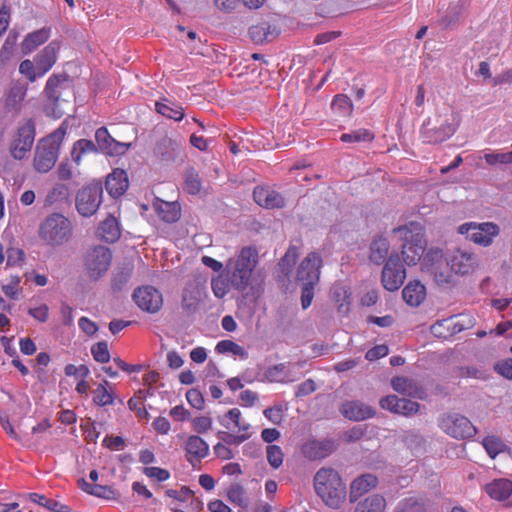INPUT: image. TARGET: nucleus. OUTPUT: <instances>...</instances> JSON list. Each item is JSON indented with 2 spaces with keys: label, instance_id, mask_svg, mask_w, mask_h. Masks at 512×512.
<instances>
[{
  "label": "nucleus",
  "instance_id": "obj_1",
  "mask_svg": "<svg viewBox=\"0 0 512 512\" xmlns=\"http://www.w3.org/2000/svg\"><path fill=\"white\" fill-rule=\"evenodd\" d=\"M313 485L317 496L329 508L337 510L345 503L347 486L340 473L335 469L320 468L314 475Z\"/></svg>",
  "mask_w": 512,
  "mask_h": 512
},
{
  "label": "nucleus",
  "instance_id": "obj_2",
  "mask_svg": "<svg viewBox=\"0 0 512 512\" xmlns=\"http://www.w3.org/2000/svg\"><path fill=\"white\" fill-rule=\"evenodd\" d=\"M392 232L398 235L402 242L401 253L408 266L416 265L421 259H424L427 242L424 227L420 223L411 221L394 228Z\"/></svg>",
  "mask_w": 512,
  "mask_h": 512
},
{
  "label": "nucleus",
  "instance_id": "obj_3",
  "mask_svg": "<svg viewBox=\"0 0 512 512\" xmlns=\"http://www.w3.org/2000/svg\"><path fill=\"white\" fill-rule=\"evenodd\" d=\"M258 260V250L251 246L243 247L234 259H229L225 270L235 290L243 292L249 287Z\"/></svg>",
  "mask_w": 512,
  "mask_h": 512
},
{
  "label": "nucleus",
  "instance_id": "obj_4",
  "mask_svg": "<svg viewBox=\"0 0 512 512\" xmlns=\"http://www.w3.org/2000/svg\"><path fill=\"white\" fill-rule=\"evenodd\" d=\"M72 224L59 213L48 216L39 229L40 238L50 246H60L71 238Z\"/></svg>",
  "mask_w": 512,
  "mask_h": 512
},
{
  "label": "nucleus",
  "instance_id": "obj_5",
  "mask_svg": "<svg viewBox=\"0 0 512 512\" xmlns=\"http://www.w3.org/2000/svg\"><path fill=\"white\" fill-rule=\"evenodd\" d=\"M443 251L439 248H430L422 260V270L431 275L438 285H448L453 282L454 272L447 265Z\"/></svg>",
  "mask_w": 512,
  "mask_h": 512
},
{
  "label": "nucleus",
  "instance_id": "obj_6",
  "mask_svg": "<svg viewBox=\"0 0 512 512\" xmlns=\"http://www.w3.org/2000/svg\"><path fill=\"white\" fill-rule=\"evenodd\" d=\"M439 428L448 436L465 440L476 435L477 428L464 415L456 412H445L438 418Z\"/></svg>",
  "mask_w": 512,
  "mask_h": 512
},
{
  "label": "nucleus",
  "instance_id": "obj_7",
  "mask_svg": "<svg viewBox=\"0 0 512 512\" xmlns=\"http://www.w3.org/2000/svg\"><path fill=\"white\" fill-rule=\"evenodd\" d=\"M499 227L493 222L464 223L458 228V232L477 245L490 246L493 239L499 234Z\"/></svg>",
  "mask_w": 512,
  "mask_h": 512
},
{
  "label": "nucleus",
  "instance_id": "obj_8",
  "mask_svg": "<svg viewBox=\"0 0 512 512\" xmlns=\"http://www.w3.org/2000/svg\"><path fill=\"white\" fill-rule=\"evenodd\" d=\"M35 134V122L33 119H27L18 127L9 146L10 154L14 159L22 160L25 158L26 154L32 149Z\"/></svg>",
  "mask_w": 512,
  "mask_h": 512
},
{
  "label": "nucleus",
  "instance_id": "obj_9",
  "mask_svg": "<svg viewBox=\"0 0 512 512\" xmlns=\"http://www.w3.org/2000/svg\"><path fill=\"white\" fill-rule=\"evenodd\" d=\"M103 188L99 183L81 188L76 195V209L84 217L94 215L102 203Z\"/></svg>",
  "mask_w": 512,
  "mask_h": 512
},
{
  "label": "nucleus",
  "instance_id": "obj_10",
  "mask_svg": "<svg viewBox=\"0 0 512 512\" xmlns=\"http://www.w3.org/2000/svg\"><path fill=\"white\" fill-rule=\"evenodd\" d=\"M112 260V253L108 247L95 246L85 256V268L89 277L93 280L99 279L105 274Z\"/></svg>",
  "mask_w": 512,
  "mask_h": 512
},
{
  "label": "nucleus",
  "instance_id": "obj_11",
  "mask_svg": "<svg viewBox=\"0 0 512 512\" xmlns=\"http://www.w3.org/2000/svg\"><path fill=\"white\" fill-rule=\"evenodd\" d=\"M406 279V270L399 255L391 254L386 261L381 275L384 288L388 291H397Z\"/></svg>",
  "mask_w": 512,
  "mask_h": 512
},
{
  "label": "nucleus",
  "instance_id": "obj_12",
  "mask_svg": "<svg viewBox=\"0 0 512 512\" xmlns=\"http://www.w3.org/2000/svg\"><path fill=\"white\" fill-rule=\"evenodd\" d=\"M452 122H445L438 128H423L421 130V137L423 142L429 144H438L446 141L452 137L461 123V116L459 112L452 111Z\"/></svg>",
  "mask_w": 512,
  "mask_h": 512
},
{
  "label": "nucleus",
  "instance_id": "obj_13",
  "mask_svg": "<svg viewBox=\"0 0 512 512\" xmlns=\"http://www.w3.org/2000/svg\"><path fill=\"white\" fill-rule=\"evenodd\" d=\"M322 262V257L319 253H309L298 267L297 281L302 284H318Z\"/></svg>",
  "mask_w": 512,
  "mask_h": 512
},
{
  "label": "nucleus",
  "instance_id": "obj_14",
  "mask_svg": "<svg viewBox=\"0 0 512 512\" xmlns=\"http://www.w3.org/2000/svg\"><path fill=\"white\" fill-rule=\"evenodd\" d=\"M133 299L139 308L149 313L158 312L163 305L161 292L152 286H143L136 289L133 293Z\"/></svg>",
  "mask_w": 512,
  "mask_h": 512
},
{
  "label": "nucleus",
  "instance_id": "obj_15",
  "mask_svg": "<svg viewBox=\"0 0 512 512\" xmlns=\"http://www.w3.org/2000/svg\"><path fill=\"white\" fill-rule=\"evenodd\" d=\"M382 409L388 410L395 414L403 416H411L419 412L420 404L418 402L399 398L396 395H388L380 400Z\"/></svg>",
  "mask_w": 512,
  "mask_h": 512
},
{
  "label": "nucleus",
  "instance_id": "obj_16",
  "mask_svg": "<svg viewBox=\"0 0 512 512\" xmlns=\"http://www.w3.org/2000/svg\"><path fill=\"white\" fill-rule=\"evenodd\" d=\"M379 481L376 475L365 473L353 479L349 486L350 503L357 502L362 496L375 489Z\"/></svg>",
  "mask_w": 512,
  "mask_h": 512
},
{
  "label": "nucleus",
  "instance_id": "obj_17",
  "mask_svg": "<svg viewBox=\"0 0 512 512\" xmlns=\"http://www.w3.org/2000/svg\"><path fill=\"white\" fill-rule=\"evenodd\" d=\"M183 448L186 460L192 465L196 462H201L209 453V445L198 435L188 436L184 442Z\"/></svg>",
  "mask_w": 512,
  "mask_h": 512
},
{
  "label": "nucleus",
  "instance_id": "obj_18",
  "mask_svg": "<svg viewBox=\"0 0 512 512\" xmlns=\"http://www.w3.org/2000/svg\"><path fill=\"white\" fill-rule=\"evenodd\" d=\"M391 387L396 392L412 398L420 400L427 398V393L423 386L418 381L411 378L403 376L394 377L391 380Z\"/></svg>",
  "mask_w": 512,
  "mask_h": 512
},
{
  "label": "nucleus",
  "instance_id": "obj_19",
  "mask_svg": "<svg viewBox=\"0 0 512 512\" xmlns=\"http://www.w3.org/2000/svg\"><path fill=\"white\" fill-rule=\"evenodd\" d=\"M59 156L57 148H51L49 145L40 142L36 148L34 156V168L40 173H46L50 171Z\"/></svg>",
  "mask_w": 512,
  "mask_h": 512
},
{
  "label": "nucleus",
  "instance_id": "obj_20",
  "mask_svg": "<svg viewBox=\"0 0 512 512\" xmlns=\"http://www.w3.org/2000/svg\"><path fill=\"white\" fill-rule=\"evenodd\" d=\"M341 414L352 421H363L371 418L375 414V410L359 400L345 401L340 407Z\"/></svg>",
  "mask_w": 512,
  "mask_h": 512
},
{
  "label": "nucleus",
  "instance_id": "obj_21",
  "mask_svg": "<svg viewBox=\"0 0 512 512\" xmlns=\"http://www.w3.org/2000/svg\"><path fill=\"white\" fill-rule=\"evenodd\" d=\"M447 265L451 266L454 274L467 275L475 270L477 260L472 253L456 250L449 258Z\"/></svg>",
  "mask_w": 512,
  "mask_h": 512
},
{
  "label": "nucleus",
  "instance_id": "obj_22",
  "mask_svg": "<svg viewBox=\"0 0 512 512\" xmlns=\"http://www.w3.org/2000/svg\"><path fill=\"white\" fill-rule=\"evenodd\" d=\"M59 50L60 42L52 41L36 54L34 62L38 66L39 74L44 76L52 69L57 62Z\"/></svg>",
  "mask_w": 512,
  "mask_h": 512
},
{
  "label": "nucleus",
  "instance_id": "obj_23",
  "mask_svg": "<svg viewBox=\"0 0 512 512\" xmlns=\"http://www.w3.org/2000/svg\"><path fill=\"white\" fill-rule=\"evenodd\" d=\"M335 449L332 440H309L302 446V454L309 460H318L328 457Z\"/></svg>",
  "mask_w": 512,
  "mask_h": 512
},
{
  "label": "nucleus",
  "instance_id": "obj_24",
  "mask_svg": "<svg viewBox=\"0 0 512 512\" xmlns=\"http://www.w3.org/2000/svg\"><path fill=\"white\" fill-rule=\"evenodd\" d=\"M255 202L266 209L282 208L285 205L284 197L269 188L256 187L253 191Z\"/></svg>",
  "mask_w": 512,
  "mask_h": 512
},
{
  "label": "nucleus",
  "instance_id": "obj_25",
  "mask_svg": "<svg viewBox=\"0 0 512 512\" xmlns=\"http://www.w3.org/2000/svg\"><path fill=\"white\" fill-rule=\"evenodd\" d=\"M106 190L113 198L123 195L129 186L128 176L124 170L116 169L106 178Z\"/></svg>",
  "mask_w": 512,
  "mask_h": 512
},
{
  "label": "nucleus",
  "instance_id": "obj_26",
  "mask_svg": "<svg viewBox=\"0 0 512 512\" xmlns=\"http://www.w3.org/2000/svg\"><path fill=\"white\" fill-rule=\"evenodd\" d=\"M152 205L159 218L164 222L175 223L180 219L181 210L177 202H167L155 198Z\"/></svg>",
  "mask_w": 512,
  "mask_h": 512
},
{
  "label": "nucleus",
  "instance_id": "obj_27",
  "mask_svg": "<svg viewBox=\"0 0 512 512\" xmlns=\"http://www.w3.org/2000/svg\"><path fill=\"white\" fill-rule=\"evenodd\" d=\"M51 35L49 27H43L37 31L28 33L21 43L22 53L24 55L32 53L40 45L48 41Z\"/></svg>",
  "mask_w": 512,
  "mask_h": 512
},
{
  "label": "nucleus",
  "instance_id": "obj_28",
  "mask_svg": "<svg viewBox=\"0 0 512 512\" xmlns=\"http://www.w3.org/2000/svg\"><path fill=\"white\" fill-rule=\"evenodd\" d=\"M486 493L497 501L507 500L512 494V481L509 479H495L485 485Z\"/></svg>",
  "mask_w": 512,
  "mask_h": 512
},
{
  "label": "nucleus",
  "instance_id": "obj_29",
  "mask_svg": "<svg viewBox=\"0 0 512 512\" xmlns=\"http://www.w3.org/2000/svg\"><path fill=\"white\" fill-rule=\"evenodd\" d=\"M98 237L108 243L116 242L121 235L118 221L113 216H108L103 220L97 230Z\"/></svg>",
  "mask_w": 512,
  "mask_h": 512
},
{
  "label": "nucleus",
  "instance_id": "obj_30",
  "mask_svg": "<svg viewBox=\"0 0 512 512\" xmlns=\"http://www.w3.org/2000/svg\"><path fill=\"white\" fill-rule=\"evenodd\" d=\"M390 249L389 241L383 236H376L370 244L369 259L371 262L381 265L388 260Z\"/></svg>",
  "mask_w": 512,
  "mask_h": 512
},
{
  "label": "nucleus",
  "instance_id": "obj_31",
  "mask_svg": "<svg viewBox=\"0 0 512 512\" xmlns=\"http://www.w3.org/2000/svg\"><path fill=\"white\" fill-rule=\"evenodd\" d=\"M356 506L353 512H385L387 501L380 494H372L363 500L355 502Z\"/></svg>",
  "mask_w": 512,
  "mask_h": 512
},
{
  "label": "nucleus",
  "instance_id": "obj_32",
  "mask_svg": "<svg viewBox=\"0 0 512 512\" xmlns=\"http://www.w3.org/2000/svg\"><path fill=\"white\" fill-rule=\"evenodd\" d=\"M404 301L413 307L419 306L426 296L425 286L419 281L409 282L402 291Z\"/></svg>",
  "mask_w": 512,
  "mask_h": 512
},
{
  "label": "nucleus",
  "instance_id": "obj_33",
  "mask_svg": "<svg viewBox=\"0 0 512 512\" xmlns=\"http://www.w3.org/2000/svg\"><path fill=\"white\" fill-rule=\"evenodd\" d=\"M290 364L279 363L269 367L265 373L264 378L268 382L288 383L294 381L292 378Z\"/></svg>",
  "mask_w": 512,
  "mask_h": 512
},
{
  "label": "nucleus",
  "instance_id": "obj_34",
  "mask_svg": "<svg viewBox=\"0 0 512 512\" xmlns=\"http://www.w3.org/2000/svg\"><path fill=\"white\" fill-rule=\"evenodd\" d=\"M67 80L68 75L66 73H55L48 78L45 86V94L47 98L51 100L53 103L56 104L59 101L61 96L60 87Z\"/></svg>",
  "mask_w": 512,
  "mask_h": 512
},
{
  "label": "nucleus",
  "instance_id": "obj_35",
  "mask_svg": "<svg viewBox=\"0 0 512 512\" xmlns=\"http://www.w3.org/2000/svg\"><path fill=\"white\" fill-rule=\"evenodd\" d=\"M155 109L159 114L175 121H181L185 116L183 107L169 101L168 99L156 102Z\"/></svg>",
  "mask_w": 512,
  "mask_h": 512
},
{
  "label": "nucleus",
  "instance_id": "obj_36",
  "mask_svg": "<svg viewBox=\"0 0 512 512\" xmlns=\"http://www.w3.org/2000/svg\"><path fill=\"white\" fill-rule=\"evenodd\" d=\"M242 413L238 408H232L224 414L221 424L227 429H237V432L249 433L250 425L241 422Z\"/></svg>",
  "mask_w": 512,
  "mask_h": 512
},
{
  "label": "nucleus",
  "instance_id": "obj_37",
  "mask_svg": "<svg viewBox=\"0 0 512 512\" xmlns=\"http://www.w3.org/2000/svg\"><path fill=\"white\" fill-rule=\"evenodd\" d=\"M394 512H426V503L423 497L408 496L398 502Z\"/></svg>",
  "mask_w": 512,
  "mask_h": 512
},
{
  "label": "nucleus",
  "instance_id": "obj_38",
  "mask_svg": "<svg viewBox=\"0 0 512 512\" xmlns=\"http://www.w3.org/2000/svg\"><path fill=\"white\" fill-rule=\"evenodd\" d=\"M249 36L256 44L271 41L273 38L272 26L268 22H261L249 28Z\"/></svg>",
  "mask_w": 512,
  "mask_h": 512
},
{
  "label": "nucleus",
  "instance_id": "obj_39",
  "mask_svg": "<svg viewBox=\"0 0 512 512\" xmlns=\"http://www.w3.org/2000/svg\"><path fill=\"white\" fill-rule=\"evenodd\" d=\"M226 497L233 505L247 508L248 497L244 487L239 483L231 484L226 490Z\"/></svg>",
  "mask_w": 512,
  "mask_h": 512
},
{
  "label": "nucleus",
  "instance_id": "obj_40",
  "mask_svg": "<svg viewBox=\"0 0 512 512\" xmlns=\"http://www.w3.org/2000/svg\"><path fill=\"white\" fill-rule=\"evenodd\" d=\"M96 151H97L96 146L91 140L80 139L74 143L73 149L71 152V156H72L73 161L77 165H80L83 155L90 153V152H96Z\"/></svg>",
  "mask_w": 512,
  "mask_h": 512
},
{
  "label": "nucleus",
  "instance_id": "obj_41",
  "mask_svg": "<svg viewBox=\"0 0 512 512\" xmlns=\"http://www.w3.org/2000/svg\"><path fill=\"white\" fill-rule=\"evenodd\" d=\"M215 350L220 354L231 353L235 356H239L241 359H247L248 357V353L244 347L240 346L232 340L219 341L215 347Z\"/></svg>",
  "mask_w": 512,
  "mask_h": 512
},
{
  "label": "nucleus",
  "instance_id": "obj_42",
  "mask_svg": "<svg viewBox=\"0 0 512 512\" xmlns=\"http://www.w3.org/2000/svg\"><path fill=\"white\" fill-rule=\"evenodd\" d=\"M108 385L109 382L107 380H103L94 390L93 402L97 406H107L113 404L114 396L107 390Z\"/></svg>",
  "mask_w": 512,
  "mask_h": 512
},
{
  "label": "nucleus",
  "instance_id": "obj_43",
  "mask_svg": "<svg viewBox=\"0 0 512 512\" xmlns=\"http://www.w3.org/2000/svg\"><path fill=\"white\" fill-rule=\"evenodd\" d=\"M331 108L340 116H350L353 111V104L347 95L337 94L333 98Z\"/></svg>",
  "mask_w": 512,
  "mask_h": 512
},
{
  "label": "nucleus",
  "instance_id": "obj_44",
  "mask_svg": "<svg viewBox=\"0 0 512 512\" xmlns=\"http://www.w3.org/2000/svg\"><path fill=\"white\" fill-rule=\"evenodd\" d=\"M374 133L365 128H361L350 133H343L340 136V140L344 143L352 142H371L374 140Z\"/></svg>",
  "mask_w": 512,
  "mask_h": 512
},
{
  "label": "nucleus",
  "instance_id": "obj_45",
  "mask_svg": "<svg viewBox=\"0 0 512 512\" xmlns=\"http://www.w3.org/2000/svg\"><path fill=\"white\" fill-rule=\"evenodd\" d=\"M82 489L94 496L105 498V499H113L115 497L114 490L109 486H103L99 484H90L87 483L84 479L81 480Z\"/></svg>",
  "mask_w": 512,
  "mask_h": 512
},
{
  "label": "nucleus",
  "instance_id": "obj_46",
  "mask_svg": "<svg viewBox=\"0 0 512 512\" xmlns=\"http://www.w3.org/2000/svg\"><path fill=\"white\" fill-rule=\"evenodd\" d=\"M68 129L67 121H63L61 125L49 136L44 138L41 142L49 145L51 148H57V151H60L61 144L66 136Z\"/></svg>",
  "mask_w": 512,
  "mask_h": 512
},
{
  "label": "nucleus",
  "instance_id": "obj_47",
  "mask_svg": "<svg viewBox=\"0 0 512 512\" xmlns=\"http://www.w3.org/2000/svg\"><path fill=\"white\" fill-rule=\"evenodd\" d=\"M482 445L491 458H495L506 448L504 442L496 436H486L482 441Z\"/></svg>",
  "mask_w": 512,
  "mask_h": 512
},
{
  "label": "nucleus",
  "instance_id": "obj_48",
  "mask_svg": "<svg viewBox=\"0 0 512 512\" xmlns=\"http://www.w3.org/2000/svg\"><path fill=\"white\" fill-rule=\"evenodd\" d=\"M70 198V189L66 184H56L47 196L50 204L65 203Z\"/></svg>",
  "mask_w": 512,
  "mask_h": 512
},
{
  "label": "nucleus",
  "instance_id": "obj_49",
  "mask_svg": "<svg viewBox=\"0 0 512 512\" xmlns=\"http://www.w3.org/2000/svg\"><path fill=\"white\" fill-rule=\"evenodd\" d=\"M231 282L230 277H224L222 274L217 275L211 280V287L214 295L217 298H223L230 290Z\"/></svg>",
  "mask_w": 512,
  "mask_h": 512
},
{
  "label": "nucleus",
  "instance_id": "obj_50",
  "mask_svg": "<svg viewBox=\"0 0 512 512\" xmlns=\"http://www.w3.org/2000/svg\"><path fill=\"white\" fill-rule=\"evenodd\" d=\"M298 256V248L296 246H290L279 262V267L283 274L287 275L290 273L291 269L296 263Z\"/></svg>",
  "mask_w": 512,
  "mask_h": 512
},
{
  "label": "nucleus",
  "instance_id": "obj_51",
  "mask_svg": "<svg viewBox=\"0 0 512 512\" xmlns=\"http://www.w3.org/2000/svg\"><path fill=\"white\" fill-rule=\"evenodd\" d=\"M266 456L267 461L272 468L278 469L282 466L284 453L280 446L274 444L268 445L266 448Z\"/></svg>",
  "mask_w": 512,
  "mask_h": 512
},
{
  "label": "nucleus",
  "instance_id": "obj_52",
  "mask_svg": "<svg viewBox=\"0 0 512 512\" xmlns=\"http://www.w3.org/2000/svg\"><path fill=\"white\" fill-rule=\"evenodd\" d=\"M19 73L26 77L29 82H35L38 78L42 77L39 74L38 66L35 62L25 59L19 65Z\"/></svg>",
  "mask_w": 512,
  "mask_h": 512
},
{
  "label": "nucleus",
  "instance_id": "obj_53",
  "mask_svg": "<svg viewBox=\"0 0 512 512\" xmlns=\"http://www.w3.org/2000/svg\"><path fill=\"white\" fill-rule=\"evenodd\" d=\"M27 88L22 85L12 87L7 95V105L17 109L26 96Z\"/></svg>",
  "mask_w": 512,
  "mask_h": 512
},
{
  "label": "nucleus",
  "instance_id": "obj_54",
  "mask_svg": "<svg viewBox=\"0 0 512 512\" xmlns=\"http://www.w3.org/2000/svg\"><path fill=\"white\" fill-rule=\"evenodd\" d=\"M217 437L221 439L226 445H240L251 437L250 433L238 432L232 434L226 431H219Z\"/></svg>",
  "mask_w": 512,
  "mask_h": 512
},
{
  "label": "nucleus",
  "instance_id": "obj_55",
  "mask_svg": "<svg viewBox=\"0 0 512 512\" xmlns=\"http://www.w3.org/2000/svg\"><path fill=\"white\" fill-rule=\"evenodd\" d=\"M333 294L336 302L339 303V312L347 313L350 305V293L344 287H335Z\"/></svg>",
  "mask_w": 512,
  "mask_h": 512
},
{
  "label": "nucleus",
  "instance_id": "obj_56",
  "mask_svg": "<svg viewBox=\"0 0 512 512\" xmlns=\"http://www.w3.org/2000/svg\"><path fill=\"white\" fill-rule=\"evenodd\" d=\"M201 186V180L198 173L194 170L187 172L184 186L185 190L191 195H196L200 192Z\"/></svg>",
  "mask_w": 512,
  "mask_h": 512
},
{
  "label": "nucleus",
  "instance_id": "obj_57",
  "mask_svg": "<svg viewBox=\"0 0 512 512\" xmlns=\"http://www.w3.org/2000/svg\"><path fill=\"white\" fill-rule=\"evenodd\" d=\"M484 159L486 163L490 166H494L497 164H509L512 163V152L499 153V152H491L485 153Z\"/></svg>",
  "mask_w": 512,
  "mask_h": 512
},
{
  "label": "nucleus",
  "instance_id": "obj_58",
  "mask_svg": "<svg viewBox=\"0 0 512 512\" xmlns=\"http://www.w3.org/2000/svg\"><path fill=\"white\" fill-rule=\"evenodd\" d=\"M91 353L95 361L99 363H107L110 360L108 345L105 341L96 343L91 348Z\"/></svg>",
  "mask_w": 512,
  "mask_h": 512
},
{
  "label": "nucleus",
  "instance_id": "obj_59",
  "mask_svg": "<svg viewBox=\"0 0 512 512\" xmlns=\"http://www.w3.org/2000/svg\"><path fill=\"white\" fill-rule=\"evenodd\" d=\"M95 139L99 149L106 154L110 143L114 140L106 127H100L96 130Z\"/></svg>",
  "mask_w": 512,
  "mask_h": 512
},
{
  "label": "nucleus",
  "instance_id": "obj_60",
  "mask_svg": "<svg viewBox=\"0 0 512 512\" xmlns=\"http://www.w3.org/2000/svg\"><path fill=\"white\" fill-rule=\"evenodd\" d=\"M1 288L6 297L15 299L20 288V278L18 276H11L8 282L3 284Z\"/></svg>",
  "mask_w": 512,
  "mask_h": 512
},
{
  "label": "nucleus",
  "instance_id": "obj_61",
  "mask_svg": "<svg viewBox=\"0 0 512 512\" xmlns=\"http://www.w3.org/2000/svg\"><path fill=\"white\" fill-rule=\"evenodd\" d=\"M143 473L148 478H155L159 482H164L170 478V472L161 467H145Z\"/></svg>",
  "mask_w": 512,
  "mask_h": 512
},
{
  "label": "nucleus",
  "instance_id": "obj_62",
  "mask_svg": "<svg viewBox=\"0 0 512 512\" xmlns=\"http://www.w3.org/2000/svg\"><path fill=\"white\" fill-rule=\"evenodd\" d=\"M188 403L195 409L201 410L204 407V397L197 389H190L186 393Z\"/></svg>",
  "mask_w": 512,
  "mask_h": 512
},
{
  "label": "nucleus",
  "instance_id": "obj_63",
  "mask_svg": "<svg viewBox=\"0 0 512 512\" xmlns=\"http://www.w3.org/2000/svg\"><path fill=\"white\" fill-rule=\"evenodd\" d=\"M494 369L504 378L512 380V358L498 361L495 364Z\"/></svg>",
  "mask_w": 512,
  "mask_h": 512
},
{
  "label": "nucleus",
  "instance_id": "obj_64",
  "mask_svg": "<svg viewBox=\"0 0 512 512\" xmlns=\"http://www.w3.org/2000/svg\"><path fill=\"white\" fill-rule=\"evenodd\" d=\"M193 428L199 433H206L212 427V419L208 416H200L193 419Z\"/></svg>",
  "mask_w": 512,
  "mask_h": 512
}]
</instances>
